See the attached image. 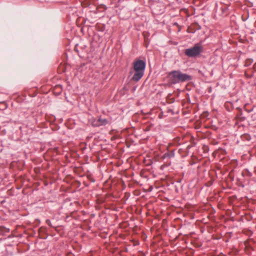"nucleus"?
<instances>
[{"label": "nucleus", "mask_w": 256, "mask_h": 256, "mask_svg": "<svg viewBox=\"0 0 256 256\" xmlns=\"http://www.w3.org/2000/svg\"><path fill=\"white\" fill-rule=\"evenodd\" d=\"M171 82L174 84H178L184 82L191 80V76L186 74L182 72L180 70H173L169 73Z\"/></svg>", "instance_id": "obj_2"}, {"label": "nucleus", "mask_w": 256, "mask_h": 256, "mask_svg": "<svg viewBox=\"0 0 256 256\" xmlns=\"http://www.w3.org/2000/svg\"><path fill=\"white\" fill-rule=\"evenodd\" d=\"M146 68V62L142 60H136L133 62V68L134 74L132 80L138 82L144 76Z\"/></svg>", "instance_id": "obj_1"}, {"label": "nucleus", "mask_w": 256, "mask_h": 256, "mask_svg": "<svg viewBox=\"0 0 256 256\" xmlns=\"http://www.w3.org/2000/svg\"><path fill=\"white\" fill-rule=\"evenodd\" d=\"M202 46L196 44L193 47L185 50L184 54L190 58L196 57L202 52Z\"/></svg>", "instance_id": "obj_3"}, {"label": "nucleus", "mask_w": 256, "mask_h": 256, "mask_svg": "<svg viewBox=\"0 0 256 256\" xmlns=\"http://www.w3.org/2000/svg\"><path fill=\"white\" fill-rule=\"evenodd\" d=\"M46 224H48V226H52V224H51V222L50 221V220H46Z\"/></svg>", "instance_id": "obj_7"}, {"label": "nucleus", "mask_w": 256, "mask_h": 256, "mask_svg": "<svg viewBox=\"0 0 256 256\" xmlns=\"http://www.w3.org/2000/svg\"><path fill=\"white\" fill-rule=\"evenodd\" d=\"M174 156V150L171 151L169 153H166L164 155V158H173Z\"/></svg>", "instance_id": "obj_5"}, {"label": "nucleus", "mask_w": 256, "mask_h": 256, "mask_svg": "<svg viewBox=\"0 0 256 256\" xmlns=\"http://www.w3.org/2000/svg\"><path fill=\"white\" fill-rule=\"evenodd\" d=\"M91 124L94 126H105L108 123V120L106 118H92Z\"/></svg>", "instance_id": "obj_4"}, {"label": "nucleus", "mask_w": 256, "mask_h": 256, "mask_svg": "<svg viewBox=\"0 0 256 256\" xmlns=\"http://www.w3.org/2000/svg\"><path fill=\"white\" fill-rule=\"evenodd\" d=\"M253 62V60L252 58H248L246 60L244 63L245 66H250Z\"/></svg>", "instance_id": "obj_6"}]
</instances>
